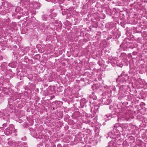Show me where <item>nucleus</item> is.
Masks as SVG:
<instances>
[{
    "instance_id": "1",
    "label": "nucleus",
    "mask_w": 147,
    "mask_h": 147,
    "mask_svg": "<svg viewBox=\"0 0 147 147\" xmlns=\"http://www.w3.org/2000/svg\"><path fill=\"white\" fill-rule=\"evenodd\" d=\"M13 129L12 126L8 127L5 129V135H8L12 133Z\"/></svg>"
},
{
    "instance_id": "2",
    "label": "nucleus",
    "mask_w": 147,
    "mask_h": 147,
    "mask_svg": "<svg viewBox=\"0 0 147 147\" xmlns=\"http://www.w3.org/2000/svg\"><path fill=\"white\" fill-rule=\"evenodd\" d=\"M3 114V118L4 119H6V117L9 116V112L8 111V109H5L2 111Z\"/></svg>"
},
{
    "instance_id": "3",
    "label": "nucleus",
    "mask_w": 147,
    "mask_h": 147,
    "mask_svg": "<svg viewBox=\"0 0 147 147\" xmlns=\"http://www.w3.org/2000/svg\"><path fill=\"white\" fill-rule=\"evenodd\" d=\"M23 9H21L20 7H18L15 9V12L16 13H23Z\"/></svg>"
},
{
    "instance_id": "4",
    "label": "nucleus",
    "mask_w": 147,
    "mask_h": 147,
    "mask_svg": "<svg viewBox=\"0 0 147 147\" xmlns=\"http://www.w3.org/2000/svg\"><path fill=\"white\" fill-rule=\"evenodd\" d=\"M57 14L56 13H52L49 15L50 17L52 18H53L56 17Z\"/></svg>"
},
{
    "instance_id": "5",
    "label": "nucleus",
    "mask_w": 147,
    "mask_h": 147,
    "mask_svg": "<svg viewBox=\"0 0 147 147\" xmlns=\"http://www.w3.org/2000/svg\"><path fill=\"white\" fill-rule=\"evenodd\" d=\"M47 16L45 15H42V20L44 21H46L47 19Z\"/></svg>"
},
{
    "instance_id": "6",
    "label": "nucleus",
    "mask_w": 147,
    "mask_h": 147,
    "mask_svg": "<svg viewBox=\"0 0 147 147\" xmlns=\"http://www.w3.org/2000/svg\"><path fill=\"white\" fill-rule=\"evenodd\" d=\"M29 1V0H22L21 1V2L22 3H24V4H25L26 3L28 2Z\"/></svg>"
},
{
    "instance_id": "7",
    "label": "nucleus",
    "mask_w": 147,
    "mask_h": 147,
    "mask_svg": "<svg viewBox=\"0 0 147 147\" xmlns=\"http://www.w3.org/2000/svg\"><path fill=\"white\" fill-rule=\"evenodd\" d=\"M107 100L108 102L105 103L106 105L109 104L111 102V100L110 99H107Z\"/></svg>"
},
{
    "instance_id": "8",
    "label": "nucleus",
    "mask_w": 147,
    "mask_h": 147,
    "mask_svg": "<svg viewBox=\"0 0 147 147\" xmlns=\"http://www.w3.org/2000/svg\"><path fill=\"white\" fill-rule=\"evenodd\" d=\"M7 123H4L3 124V127H5L6 126H7Z\"/></svg>"
},
{
    "instance_id": "9",
    "label": "nucleus",
    "mask_w": 147,
    "mask_h": 147,
    "mask_svg": "<svg viewBox=\"0 0 147 147\" xmlns=\"http://www.w3.org/2000/svg\"><path fill=\"white\" fill-rule=\"evenodd\" d=\"M111 142H109V145H110L111 144Z\"/></svg>"
},
{
    "instance_id": "10",
    "label": "nucleus",
    "mask_w": 147,
    "mask_h": 147,
    "mask_svg": "<svg viewBox=\"0 0 147 147\" xmlns=\"http://www.w3.org/2000/svg\"><path fill=\"white\" fill-rule=\"evenodd\" d=\"M46 1H51V0H46Z\"/></svg>"
},
{
    "instance_id": "11",
    "label": "nucleus",
    "mask_w": 147,
    "mask_h": 147,
    "mask_svg": "<svg viewBox=\"0 0 147 147\" xmlns=\"http://www.w3.org/2000/svg\"><path fill=\"white\" fill-rule=\"evenodd\" d=\"M3 129V127H0V129Z\"/></svg>"
},
{
    "instance_id": "12",
    "label": "nucleus",
    "mask_w": 147,
    "mask_h": 147,
    "mask_svg": "<svg viewBox=\"0 0 147 147\" xmlns=\"http://www.w3.org/2000/svg\"><path fill=\"white\" fill-rule=\"evenodd\" d=\"M111 134V133L110 132H109L108 133V134Z\"/></svg>"
}]
</instances>
